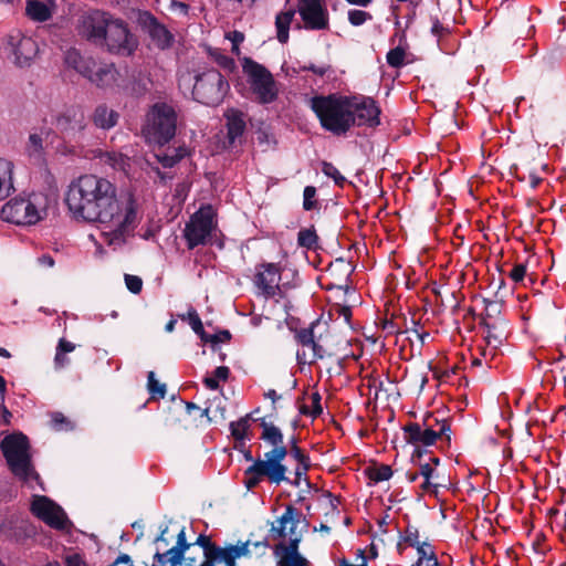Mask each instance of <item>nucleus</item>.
Segmentation results:
<instances>
[{"label":"nucleus","instance_id":"nucleus-54","mask_svg":"<svg viewBox=\"0 0 566 566\" xmlns=\"http://www.w3.org/2000/svg\"><path fill=\"white\" fill-rule=\"evenodd\" d=\"M417 548L418 553V560L417 563H422L424 559H428L429 557H436V554L428 543H419L415 546Z\"/></svg>","mask_w":566,"mask_h":566},{"label":"nucleus","instance_id":"nucleus-19","mask_svg":"<svg viewBox=\"0 0 566 566\" xmlns=\"http://www.w3.org/2000/svg\"><path fill=\"white\" fill-rule=\"evenodd\" d=\"M81 75L98 87L107 88L118 85L119 72L113 63H96L93 60L90 69L81 67Z\"/></svg>","mask_w":566,"mask_h":566},{"label":"nucleus","instance_id":"nucleus-64","mask_svg":"<svg viewBox=\"0 0 566 566\" xmlns=\"http://www.w3.org/2000/svg\"><path fill=\"white\" fill-rule=\"evenodd\" d=\"M66 566H86L77 554L67 555L65 557Z\"/></svg>","mask_w":566,"mask_h":566},{"label":"nucleus","instance_id":"nucleus-57","mask_svg":"<svg viewBox=\"0 0 566 566\" xmlns=\"http://www.w3.org/2000/svg\"><path fill=\"white\" fill-rule=\"evenodd\" d=\"M227 38L232 42V53L240 55V43L244 41V34L240 31L230 32Z\"/></svg>","mask_w":566,"mask_h":566},{"label":"nucleus","instance_id":"nucleus-32","mask_svg":"<svg viewBox=\"0 0 566 566\" xmlns=\"http://www.w3.org/2000/svg\"><path fill=\"white\" fill-rule=\"evenodd\" d=\"M150 36L159 49H167L172 43L171 33L161 24L155 23L150 28Z\"/></svg>","mask_w":566,"mask_h":566},{"label":"nucleus","instance_id":"nucleus-49","mask_svg":"<svg viewBox=\"0 0 566 566\" xmlns=\"http://www.w3.org/2000/svg\"><path fill=\"white\" fill-rule=\"evenodd\" d=\"M211 56L213 57L214 62L224 70L232 71L235 66L234 60L227 56L219 50L211 52Z\"/></svg>","mask_w":566,"mask_h":566},{"label":"nucleus","instance_id":"nucleus-17","mask_svg":"<svg viewBox=\"0 0 566 566\" xmlns=\"http://www.w3.org/2000/svg\"><path fill=\"white\" fill-rule=\"evenodd\" d=\"M297 11L308 30H326L329 25L328 11L323 0H300Z\"/></svg>","mask_w":566,"mask_h":566},{"label":"nucleus","instance_id":"nucleus-62","mask_svg":"<svg viewBox=\"0 0 566 566\" xmlns=\"http://www.w3.org/2000/svg\"><path fill=\"white\" fill-rule=\"evenodd\" d=\"M312 399V411L310 412L314 418L322 413L321 396L318 392H314L311 396Z\"/></svg>","mask_w":566,"mask_h":566},{"label":"nucleus","instance_id":"nucleus-51","mask_svg":"<svg viewBox=\"0 0 566 566\" xmlns=\"http://www.w3.org/2000/svg\"><path fill=\"white\" fill-rule=\"evenodd\" d=\"M126 287L134 294L140 293L143 289V280L137 275L125 274Z\"/></svg>","mask_w":566,"mask_h":566},{"label":"nucleus","instance_id":"nucleus-52","mask_svg":"<svg viewBox=\"0 0 566 566\" xmlns=\"http://www.w3.org/2000/svg\"><path fill=\"white\" fill-rule=\"evenodd\" d=\"M315 337L313 327L310 328H302L295 334V338L298 344L302 345V347H305V345H308L310 343H313V338Z\"/></svg>","mask_w":566,"mask_h":566},{"label":"nucleus","instance_id":"nucleus-60","mask_svg":"<svg viewBox=\"0 0 566 566\" xmlns=\"http://www.w3.org/2000/svg\"><path fill=\"white\" fill-rule=\"evenodd\" d=\"M431 33L440 39L449 34V29L443 27V24L436 18L432 20Z\"/></svg>","mask_w":566,"mask_h":566},{"label":"nucleus","instance_id":"nucleus-41","mask_svg":"<svg viewBox=\"0 0 566 566\" xmlns=\"http://www.w3.org/2000/svg\"><path fill=\"white\" fill-rule=\"evenodd\" d=\"M182 412L181 403L169 407L164 417V424L168 428L178 426L181 422L180 417L182 416Z\"/></svg>","mask_w":566,"mask_h":566},{"label":"nucleus","instance_id":"nucleus-12","mask_svg":"<svg viewBox=\"0 0 566 566\" xmlns=\"http://www.w3.org/2000/svg\"><path fill=\"white\" fill-rule=\"evenodd\" d=\"M302 513L292 505L286 506L284 513L276 518L270 530V536L280 542L293 543L297 539V544L302 541V532L297 531L301 523Z\"/></svg>","mask_w":566,"mask_h":566},{"label":"nucleus","instance_id":"nucleus-37","mask_svg":"<svg viewBox=\"0 0 566 566\" xmlns=\"http://www.w3.org/2000/svg\"><path fill=\"white\" fill-rule=\"evenodd\" d=\"M49 135V130L40 132V133H32L29 136L28 142V151L30 155H41L43 151V143L45 140V137Z\"/></svg>","mask_w":566,"mask_h":566},{"label":"nucleus","instance_id":"nucleus-46","mask_svg":"<svg viewBox=\"0 0 566 566\" xmlns=\"http://www.w3.org/2000/svg\"><path fill=\"white\" fill-rule=\"evenodd\" d=\"M371 19H373L371 14L367 11L357 10V9H353V10L348 11V21L354 27H359Z\"/></svg>","mask_w":566,"mask_h":566},{"label":"nucleus","instance_id":"nucleus-5","mask_svg":"<svg viewBox=\"0 0 566 566\" xmlns=\"http://www.w3.org/2000/svg\"><path fill=\"white\" fill-rule=\"evenodd\" d=\"M49 198L42 192H33L28 198H13L1 209L3 220L19 226L35 224L46 216Z\"/></svg>","mask_w":566,"mask_h":566},{"label":"nucleus","instance_id":"nucleus-47","mask_svg":"<svg viewBox=\"0 0 566 566\" xmlns=\"http://www.w3.org/2000/svg\"><path fill=\"white\" fill-rule=\"evenodd\" d=\"M316 188L313 186H306L303 192V208L306 211L313 210L317 207Z\"/></svg>","mask_w":566,"mask_h":566},{"label":"nucleus","instance_id":"nucleus-27","mask_svg":"<svg viewBox=\"0 0 566 566\" xmlns=\"http://www.w3.org/2000/svg\"><path fill=\"white\" fill-rule=\"evenodd\" d=\"M117 119L118 114L105 105L97 106L93 114L94 124L103 129H108L115 126Z\"/></svg>","mask_w":566,"mask_h":566},{"label":"nucleus","instance_id":"nucleus-11","mask_svg":"<svg viewBox=\"0 0 566 566\" xmlns=\"http://www.w3.org/2000/svg\"><path fill=\"white\" fill-rule=\"evenodd\" d=\"M216 228L214 212L210 206L195 212L184 229V237L189 250L207 244Z\"/></svg>","mask_w":566,"mask_h":566},{"label":"nucleus","instance_id":"nucleus-33","mask_svg":"<svg viewBox=\"0 0 566 566\" xmlns=\"http://www.w3.org/2000/svg\"><path fill=\"white\" fill-rule=\"evenodd\" d=\"M482 325L486 328L485 340L488 346L496 349L505 339V332L503 329H499L495 324H491L486 319L482 322Z\"/></svg>","mask_w":566,"mask_h":566},{"label":"nucleus","instance_id":"nucleus-31","mask_svg":"<svg viewBox=\"0 0 566 566\" xmlns=\"http://www.w3.org/2000/svg\"><path fill=\"white\" fill-rule=\"evenodd\" d=\"M187 319H188V323L191 326L192 331L198 336H200L201 340H203L206 343L217 344V342L219 340L218 339L219 336H208V334L203 329V325H202L201 318L199 317V315H198L196 310L191 308L188 312Z\"/></svg>","mask_w":566,"mask_h":566},{"label":"nucleus","instance_id":"nucleus-58","mask_svg":"<svg viewBox=\"0 0 566 566\" xmlns=\"http://www.w3.org/2000/svg\"><path fill=\"white\" fill-rule=\"evenodd\" d=\"M527 172H528L527 177H526L525 172H523L522 176L517 175L518 179L521 181H525L527 179L530 181L531 188H533V189L537 188L538 185L542 182V177L538 176V174L533 169H530Z\"/></svg>","mask_w":566,"mask_h":566},{"label":"nucleus","instance_id":"nucleus-39","mask_svg":"<svg viewBox=\"0 0 566 566\" xmlns=\"http://www.w3.org/2000/svg\"><path fill=\"white\" fill-rule=\"evenodd\" d=\"M147 378H148L147 388H148L151 399H163L166 395V385L159 382L156 379L154 371H149Z\"/></svg>","mask_w":566,"mask_h":566},{"label":"nucleus","instance_id":"nucleus-48","mask_svg":"<svg viewBox=\"0 0 566 566\" xmlns=\"http://www.w3.org/2000/svg\"><path fill=\"white\" fill-rule=\"evenodd\" d=\"M422 423H428V424L432 426V428H436V429L442 428V424H443V427L446 429V434H443V437H446L448 441L450 440L449 432L451 431V428H450V423L446 419H438L432 413H428L426 416V418L423 419Z\"/></svg>","mask_w":566,"mask_h":566},{"label":"nucleus","instance_id":"nucleus-3","mask_svg":"<svg viewBox=\"0 0 566 566\" xmlns=\"http://www.w3.org/2000/svg\"><path fill=\"white\" fill-rule=\"evenodd\" d=\"M310 106L321 126L334 135H344L355 125L350 97L337 94L317 95L311 98Z\"/></svg>","mask_w":566,"mask_h":566},{"label":"nucleus","instance_id":"nucleus-14","mask_svg":"<svg viewBox=\"0 0 566 566\" xmlns=\"http://www.w3.org/2000/svg\"><path fill=\"white\" fill-rule=\"evenodd\" d=\"M31 512L50 527L63 530L66 527L67 517L64 511L52 500L43 495L33 496Z\"/></svg>","mask_w":566,"mask_h":566},{"label":"nucleus","instance_id":"nucleus-4","mask_svg":"<svg viewBox=\"0 0 566 566\" xmlns=\"http://www.w3.org/2000/svg\"><path fill=\"white\" fill-rule=\"evenodd\" d=\"M193 546H199L200 552L197 556L187 558V566H237L235 560L251 555V545L258 547L259 542L250 541L237 542L235 544H227L220 546L212 542L207 535H199Z\"/></svg>","mask_w":566,"mask_h":566},{"label":"nucleus","instance_id":"nucleus-50","mask_svg":"<svg viewBox=\"0 0 566 566\" xmlns=\"http://www.w3.org/2000/svg\"><path fill=\"white\" fill-rule=\"evenodd\" d=\"M52 426L55 430H70L72 429L71 421L61 412L52 415Z\"/></svg>","mask_w":566,"mask_h":566},{"label":"nucleus","instance_id":"nucleus-13","mask_svg":"<svg viewBox=\"0 0 566 566\" xmlns=\"http://www.w3.org/2000/svg\"><path fill=\"white\" fill-rule=\"evenodd\" d=\"M112 17L108 12L99 10L87 12L78 20L77 29L80 35L101 46Z\"/></svg>","mask_w":566,"mask_h":566},{"label":"nucleus","instance_id":"nucleus-45","mask_svg":"<svg viewBox=\"0 0 566 566\" xmlns=\"http://www.w3.org/2000/svg\"><path fill=\"white\" fill-rule=\"evenodd\" d=\"M434 467L431 463H424L420 465V475L424 478L423 483L421 484V489L424 492H430L436 488V484L431 483V479L433 478Z\"/></svg>","mask_w":566,"mask_h":566},{"label":"nucleus","instance_id":"nucleus-22","mask_svg":"<svg viewBox=\"0 0 566 566\" xmlns=\"http://www.w3.org/2000/svg\"><path fill=\"white\" fill-rule=\"evenodd\" d=\"M350 99L353 113L355 115V124L359 126L368 125L371 127L379 124L380 111L373 98L361 97L358 99L357 97H353Z\"/></svg>","mask_w":566,"mask_h":566},{"label":"nucleus","instance_id":"nucleus-53","mask_svg":"<svg viewBox=\"0 0 566 566\" xmlns=\"http://www.w3.org/2000/svg\"><path fill=\"white\" fill-rule=\"evenodd\" d=\"M290 454L298 462L297 465L310 467L308 457L303 452L301 448L297 447L295 442L292 443Z\"/></svg>","mask_w":566,"mask_h":566},{"label":"nucleus","instance_id":"nucleus-6","mask_svg":"<svg viewBox=\"0 0 566 566\" xmlns=\"http://www.w3.org/2000/svg\"><path fill=\"white\" fill-rule=\"evenodd\" d=\"M11 472L23 482L38 480L31 462L30 443L22 433L7 436L0 444Z\"/></svg>","mask_w":566,"mask_h":566},{"label":"nucleus","instance_id":"nucleus-10","mask_svg":"<svg viewBox=\"0 0 566 566\" xmlns=\"http://www.w3.org/2000/svg\"><path fill=\"white\" fill-rule=\"evenodd\" d=\"M99 48L111 54L130 56L138 48V39L124 20L112 17Z\"/></svg>","mask_w":566,"mask_h":566},{"label":"nucleus","instance_id":"nucleus-43","mask_svg":"<svg viewBox=\"0 0 566 566\" xmlns=\"http://www.w3.org/2000/svg\"><path fill=\"white\" fill-rule=\"evenodd\" d=\"M405 57H406V51L401 46L391 49L386 55L387 63L391 67H396V69L401 67L405 64Z\"/></svg>","mask_w":566,"mask_h":566},{"label":"nucleus","instance_id":"nucleus-56","mask_svg":"<svg viewBox=\"0 0 566 566\" xmlns=\"http://www.w3.org/2000/svg\"><path fill=\"white\" fill-rule=\"evenodd\" d=\"M526 265L525 264H515L513 269L509 273V277L515 283L522 282L526 275Z\"/></svg>","mask_w":566,"mask_h":566},{"label":"nucleus","instance_id":"nucleus-34","mask_svg":"<svg viewBox=\"0 0 566 566\" xmlns=\"http://www.w3.org/2000/svg\"><path fill=\"white\" fill-rule=\"evenodd\" d=\"M75 349V344L65 338H61L56 346V353L54 357V364L57 368H64L70 364V359L66 354L72 353Z\"/></svg>","mask_w":566,"mask_h":566},{"label":"nucleus","instance_id":"nucleus-42","mask_svg":"<svg viewBox=\"0 0 566 566\" xmlns=\"http://www.w3.org/2000/svg\"><path fill=\"white\" fill-rule=\"evenodd\" d=\"M322 171L326 177L333 179L334 182L339 187H343L347 181L346 178L332 163L323 161Z\"/></svg>","mask_w":566,"mask_h":566},{"label":"nucleus","instance_id":"nucleus-63","mask_svg":"<svg viewBox=\"0 0 566 566\" xmlns=\"http://www.w3.org/2000/svg\"><path fill=\"white\" fill-rule=\"evenodd\" d=\"M310 467H301V465H297L295 468V479L293 481H291L289 478H287V481L289 483H291L292 485L294 486H300L301 485V481H302V478L306 474V471L308 470Z\"/></svg>","mask_w":566,"mask_h":566},{"label":"nucleus","instance_id":"nucleus-44","mask_svg":"<svg viewBox=\"0 0 566 566\" xmlns=\"http://www.w3.org/2000/svg\"><path fill=\"white\" fill-rule=\"evenodd\" d=\"M392 476V470L389 465L381 464L369 470V478L374 482L387 481Z\"/></svg>","mask_w":566,"mask_h":566},{"label":"nucleus","instance_id":"nucleus-24","mask_svg":"<svg viewBox=\"0 0 566 566\" xmlns=\"http://www.w3.org/2000/svg\"><path fill=\"white\" fill-rule=\"evenodd\" d=\"M52 0H28L25 13L33 21L44 22L52 15Z\"/></svg>","mask_w":566,"mask_h":566},{"label":"nucleus","instance_id":"nucleus-26","mask_svg":"<svg viewBox=\"0 0 566 566\" xmlns=\"http://www.w3.org/2000/svg\"><path fill=\"white\" fill-rule=\"evenodd\" d=\"M13 190V164L0 157V201Z\"/></svg>","mask_w":566,"mask_h":566},{"label":"nucleus","instance_id":"nucleus-9","mask_svg":"<svg viewBox=\"0 0 566 566\" xmlns=\"http://www.w3.org/2000/svg\"><path fill=\"white\" fill-rule=\"evenodd\" d=\"M229 91V83L217 70H207L196 76L192 95L201 104L214 106L220 104Z\"/></svg>","mask_w":566,"mask_h":566},{"label":"nucleus","instance_id":"nucleus-28","mask_svg":"<svg viewBox=\"0 0 566 566\" xmlns=\"http://www.w3.org/2000/svg\"><path fill=\"white\" fill-rule=\"evenodd\" d=\"M321 337H314L313 343L305 345L302 352H297V359L302 363L313 364L317 359H323L325 357V350L319 345Z\"/></svg>","mask_w":566,"mask_h":566},{"label":"nucleus","instance_id":"nucleus-2","mask_svg":"<svg viewBox=\"0 0 566 566\" xmlns=\"http://www.w3.org/2000/svg\"><path fill=\"white\" fill-rule=\"evenodd\" d=\"M262 428L261 439L273 447L272 450L264 453L262 459H258L244 471V485L248 490H253L260 482L268 480L273 484H281L287 481V468L283 464L289 451L283 443L281 430L265 418L258 419Z\"/></svg>","mask_w":566,"mask_h":566},{"label":"nucleus","instance_id":"nucleus-29","mask_svg":"<svg viewBox=\"0 0 566 566\" xmlns=\"http://www.w3.org/2000/svg\"><path fill=\"white\" fill-rule=\"evenodd\" d=\"M294 15H295V11L292 9L287 10L285 12H281L276 15V19H275V27H276V31H277L276 36L281 43H286L289 40L290 25L293 21Z\"/></svg>","mask_w":566,"mask_h":566},{"label":"nucleus","instance_id":"nucleus-23","mask_svg":"<svg viewBox=\"0 0 566 566\" xmlns=\"http://www.w3.org/2000/svg\"><path fill=\"white\" fill-rule=\"evenodd\" d=\"M193 545L187 543L186 533L182 528L177 535V544L164 553L157 552L154 556L153 566H182V554Z\"/></svg>","mask_w":566,"mask_h":566},{"label":"nucleus","instance_id":"nucleus-35","mask_svg":"<svg viewBox=\"0 0 566 566\" xmlns=\"http://www.w3.org/2000/svg\"><path fill=\"white\" fill-rule=\"evenodd\" d=\"M297 243L300 247L306 248L307 250H316L318 248V237L315 229L312 227L300 230Z\"/></svg>","mask_w":566,"mask_h":566},{"label":"nucleus","instance_id":"nucleus-15","mask_svg":"<svg viewBox=\"0 0 566 566\" xmlns=\"http://www.w3.org/2000/svg\"><path fill=\"white\" fill-rule=\"evenodd\" d=\"M281 268L275 263H263L255 268L253 283L259 294L272 298L280 294Z\"/></svg>","mask_w":566,"mask_h":566},{"label":"nucleus","instance_id":"nucleus-36","mask_svg":"<svg viewBox=\"0 0 566 566\" xmlns=\"http://www.w3.org/2000/svg\"><path fill=\"white\" fill-rule=\"evenodd\" d=\"M230 370L226 366H219L214 369L211 376H207L203 382L207 388L216 390L219 388V381H227L229 378Z\"/></svg>","mask_w":566,"mask_h":566},{"label":"nucleus","instance_id":"nucleus-30","mask_svg":"<svg viewBox=\"0 0 566 566\" xmlns=\"http://www.w3.org/2000/svg\"><path fill=\"white\" fill-rule=\"evenodd\" d=\"M94 157L99 158L104 164L109 165L117 170H124L127 166L128 158L120 153L95 150Z\"/></svg>","mask_w":566,"mask_h":566},{"label":"nucleus","instance_id":"nucleus-8","mask_svg":"<svg viewBox=\"0 0 566 566\" xmlns=\"http://www.w3.org/2000/svg\"><path fill=\"white\" fill-rule=\"evenodd\" d=\"M242 71L247 76L249 88L261 104H270L277 98L279 87L272 73L251 57L242 59Z\"/></svg>","mask_w":566,"mask_h":566},{"label":"nucleus","instance_id":"nucleus-1","mask_svg":"<svg viewBox=\"0 0 566 566\" xmlns=\"http://www.w3.org/2000/svg\"><path fill=\"white\" fill-rule=\"evenodd\" d=\"M64 201L74 220L96 224L111 245L124 243L140 220L134 196H119L115 184L95 174L73 179Z\"/></svg>","mask_w":566,"mask_h":566},{"label":"nucleus","instance_id":"nucleus-40","mask_svg":"<svg viewBox=\"0 0 566 566\" xmlns=\"http://www.w3.org/2000/svg\"><path fill=\"white\" fill-rule=\"evenodd\" d=\"M65 62L81 74V67L90 69L93 60L83 59L76 51H67Z\"/></svg>","mask_w":566,"mask_h":566},{"label":"nucleus","instance_id":"nucleus-61","mask_svg":"<svg viewBox=\"0 0 566 566\" xmlns=\"http://www.w3.org/2000/svg\"><path fill=\"white\" fill-rule=\"evenodd\" d=\"M405 542L411 547H415L416 545H418L420 543L418 531L416 528L415 530L407 528Z\"/></svg>","mask_w":566,"mask_h":566},{"label":"nucleus","instance_id":"nucleus-38","mask_svg":"<svg viewBox=\"0 0 566 566\" xmlns=\"http://www.w3.org/2000/svg\"><path fill=\"white\" fill-rule=\"evenodd\" d=\"M250 415H247L243 418H240L237 421H232L230 423L231 434L237 440H243L247 438L248 430L250 428Z\"/></svg>","mask_w":566,"mask_h":566},{"label":"nucleus","instance_id":"nucleus-55","mask_svg":"<svg viewBox=\"0 0 566 566\" xmlns=\"http://www.w3.org/2000/svg\"><path fill=\"white\" fill-rule=\"evenodd\" d=\"M57 153L64 156H81L82 147L80 145H71L64 143L56 148Z\"/></svg>","mask_w":566,"mask_h":566},{"label":"nucleus","instance_id":"nucleus-18","mask_svg":"<svg viewBox=\"0 0 566 566\" xmlns=\"http://www.w3.org/2000/svg\"><path fill=\"white\" fill-rule=\"evenodd\" d=\"M405 440L416 447H429L436 443L438 439L443 438L446 429L432 428L428 423L410 422L403 427Z\"/></svg>","mask_w":566,"mask_h":566},{"label":"nucleus","instance_id":"nucleus-16","mask_svg":"<svg viewBox=\"0 0 566 566\" xmlns=\"http://www.w3.org/2000/svg\"><path fill=\"white\" fill-rule=\"evenodd\" d=\"M56 128L65 139L78 140L86 127V117L80 107H69L55 118Z\"/></svg>","mask_w":566,"mask_h":566},{"label":"nucleus","instance_id":"nucleus-59","mask_svg":"<svg viewBox=\"0 0 566 566\" xmlns=\"http://www.w3.org/2000/svg\"><path fill=\"white\" fill-rule=\"evenodd\" d=\"M357 556L363 560L365 557L366 563L370 559H375L378 556V551L375 544H370L367 549H358Z\"/></svg>","mask_w":566,"mask_h":566},{"label":"nucleus","instance_id":"nucleus-20","mask_svg":"<svg viewBox=\"0 0 566 566\" xmlns=\"http://www.w3.org/2000/svg\"><path fill=\"white\" fill-rule=\"evenodd\" d=\"M8 44L14 55V62L19 66H27L36 55L39 49L36 42L30 38L22 35L20 32L8 36Z\"/></svg>","mask_w":566,"mask_h":566},{"label":"nucleus","instance_id":"nucleus-25","mask_svg":"<svg viewBox=\"0 0 566 566\" xmlns=\"http://www.w3.org/2000/svg\"><path fill=\"white\" fill-rule=\"evenodd\" d=\"M228 127V137L233 143L245 129V115L238 109H228L224 114Z\"/></svg>","mask_w":566,"mask_h":566},{"label":"nucleus","instance_id":"nucleus-7","mask_svg":"<svg viewBox=\"0 0 566 566\" xmlns=\"http://www.w3.org/2000/svg\"><path fill=\"white\" fill-rule=\"evenodd\" d=\"M176 128L175 108L167 103L158 102L147 112L142 133L149 143L164 145L174 138Z\"/></svg>","mask_w":566,"mask_h":566},{"label":"nucleus","instance_id":"nucleus-21","mask_svg":"<svg viewBox=\"0 0 566 566\" xmlns=\"http://www.w3.org/2000/svg\"><path fill=\"white\" fill-rule=\"evenodd\" d=\"M297 539L279 542L273 548L276 566H311V562L298 552Z\"/></svg>","mask_w":566,"mask_h":566}]
</instances>
